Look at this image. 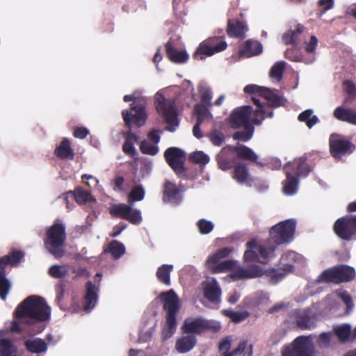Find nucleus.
<instances>
[{
  "label": "nucleus",
  "instance_id": "1",
  "mask_svg": "<svg viewBox=\"0 0 356 356\" xmlns=\"http://www.w3.org/2000/svg\"><path fill=\"white\" fill-rule=\"evenodd\" d=\"M243 91L245 93L254 94L252 97L254 105L258 108L254 111L250 106H245L235 109L231 114L229 122L231 127L234 129H238L241 127L252 126V124L259 125L266 118H272L273 113L272 111H268L269 106L261 102L256 95L263 97L270 107H278L284 105L286 102L282 96L275 93L266 87H261L254 84L246 86Z\"/></svg>",
  "mask_w": 356,
  "mask_h": 356
},
{
  "label": "nucleus",
  "instance_id": "2",
  "mask_svg": "<svg viewBox=\"0 0 356 356\" xmlns=\"http://www.w3.org/2000/svg\"><path fill=\"white\" fill-rule=\"evenodd\" d=\"M50 318L51 308L44 298L35 295L30 296L15 308L9 331L16 334L30 332L31 326L48 321Z\"/></svg>",
  "mask_w": 356,
  "mask_h": 356
},
{
  "label": "nucleus",
  "instance_id": "3",
  "mask_svg": "<svg viewBox=\"0 0 356 356\" xmlns=\"http://www.w3.org/2000/svg\"><path fill=\"white\" fill-rule=\"evenodd\" d=\"M159 298L166 313L165 324L161 330L162 339L165 340L170 338L177 330V315L181 309V303L178 296L172 289L161 293Z\"/></svg>",
  "mask_w": 356,
  "mask_h": 356
},
{
  "label": "nucleus",
  "instance_id": "4",
  "mask_svg": "<svg viewBox=\"0 0 356 356\" xmlns=\"http://www.w3.org/2000/svg\"><path fill=\"white\" fill-rule=\"evenodd\" d=\"M286 179L283 182V192L286 195L296 194L298 188V177H306L310 172L306 159L301 157L285 166Z\"/></svg>",
  "mask_w": 356,
  "mask_h": 356
},
{
  "label": "nucleus",
  "instance_id": "5",
  "mask_svg": "<svg viewBox=\"0 0 356 356\" xmlns=\"http://www.w3.org/2000/svg\"><path fill=\"white\" fill-rule=\"evenodd\" d=\"M316 351L311 336H299L281 350L282 356H315Z\"/></svg>",
  "mask_w": 356,
  "mask_h": 356
},
{
  "label": "nucleus",
  "instance_id": "6",
  "mask_svg": "<svg viewBox=\"0 0 356 356\" xmlns=\"http://www.w3.org/2000/svg\"><path fill=\"white\" fill-rule=\"evenodd\" d=\"M355 269L346 265H338L325 270L318 278V282L340 284L355 278Z\"/></svg>",
  "mask_w": 356,
  "mask_h": 356
},
{
  "label": "nucleus",
  "instance_id": "7",
  "mask_svg": "<svg viewBox=\"0 0 356 356\" xmlns=\"http://www.w3.org/2000/svg\"><path fill=\"white\" fill-rule=\"evenodd\" d=\"M65 238V228L63 224H53L47 232L46 245L49 252L57 259L64 255L65 252L62 247Z\"/></svg>",
  "mask_w": 356,
  "mask_h": 356
},
{
  "label": "nucleus",
  "instance_id": "8",
  "mask_svg": "<svg viewBox=\"0 0 356 356\" xmlns=\"http://www.w3.org/2000/svg\"><path fill=\"white\" fill-rule=\"evenodd\" d=\"M155 105L158 113L162 115L168 124V130L173 132L179 125L174 102L165 99L159 92L155 95Z\"/></svg>",
  "mask_w": 356,
  "mask_h": 356
},
{
  "label": "nucleus",
  "instance_id": "9",
  "mask_svg": "<svg viewBox=\"0 0 356 356\" xmlns=\"http://www.w3.org/2000/svg\"><path fill=\"white\" fill-rule=\"evenodd\" d=\"M220 329L221 325L219 323L201 317L195 318H187L184 320L181 326L183 332L186 334H200L207 330L217 332Z\"/></svg>",
  "mask_w": 356,
  "mask_h": 356
},
{
  "label": "nucleus",
  "instance_id": "10",
  "mask_svg": "<svg viewBox=\"0 0 356 356\" xmlns=\"http://www.w3.org/2000/svg\"><path fill=\"white\" fill-rule=\"evenodd\" d=\"M227 47V42L218 37H211L202 42L194 54L197 60H203L206 57L224 51Z\"/></svg>",
  "mask_w": 356,
  "mask_h": 356
},
{
  "label": "nucleus",
  "instance_id": "11",
  "mask_svg": "<svg viewBox=\"0 0 356 356\" xmlns=\"http://www.w3.org/2000/svg\"><path fill=\"white\" fill-rule=\"evenodd\" d=\"M125 125L131 129L133 124L138 127L143 126L146 121L145 104L134 100L131 104L130 110H124L122 112Z\"/></svg>",
  "mask_w": 356,
  "mask_h": 356
},
{
  "label": "nucleus",
  "instance_id": "12",
  "mask_svg": "<svg viewBox=\"0 0 356 356\" xmlns=\"http://www.w3.org/2000/svg\"><path fill=\"white\" fill-rule=\"evenodd\" d=\"M330 148L332 155L334 158L340 159L345 154L352 153L354 146L343 136L332 134L330 137Z\"/></svg>",
  "mask_w": 356,
  "mask_h": 356
},
{
  "label": "nucleus",
  "instance_id": "13",
  "mask_svg": "<svg viewBox=\"0 0 356 356\" xmlns=\"http://www.w3.org/2000/svg\"><path fill=\"white\" fill-rule=\"evenodd\" d=\"M296 224H275L270 229V239L276 244L280 245L293 237Z\"/></svg>",
  "mask_w": 356,
  "mask_h": 356
},
{
  "label": "nucleus",
  "instance_id": "14",
  "mask_svg": "<svg viewBox=\"0 0 356 356\" xmlns=\"http://www.w3.org/2000/svg\"><path fill=\"white\" fill-rule=\"evenodd\" d=\"M111 214L120 216L131 222H140L142 220L141 213L138 209H133V203L113 204L110 207Z\"/></svg>",
  "mask_w": 356,
  "mask_h": 356
},
{
  "label": "nucleus",
  "instance_id": "15",
  "mask_svg": "<svg viewBox=\"0 0 356 356\" xmlns=\"http://www.w3.org/2000/svg\"><path fill=\"white\" fill-rule=\"evenodd\" d=\"M164 156L167 163L176 174L180 175L184 172L186 159L184 151L177 147H170L165 150Z\"/></svg>",
  "mask_w": 356,
  "mask_h": 356
},
{
  "label": "nucleus",
  "instance_id": "16",
  "mask_svg": "<svg viewBox=\"0 0 356 356\" xmlns=\"http://www.w3.org/2000/svg\"><path fill=\"white\" fill-rule=\"evenodd\" d=\"M204 297L210 302L218 305L220 302L221 289L216 279L206 280L202 283Z\"/></svg>",
  "mask_w": 356,
  "mask_h": 356
},
{
  "label": "nucleus",
  "instance_id": "17",
  "mask_svg": "<svg viewBox=\"0 0 356 356\" xmlns=\"http://www.w3.org/2000/svg\"><path fill=\"white\" fill-rule=\"evenodd\" d=\"M221 258L215 252L209 257L207 260L208 268L213 273H220L229 270H233L235 266V262L232 260H225L220 261Z\"/></svg>",
  "mask_w": 356,
  "mask_h": 356
},
{
  "label": "nucleus",
  "instance_id": "18",
  "mask_svg": "<svg viewBox=\"0 0 356 356\" xmlns=\"http://www.w3.org/2000/svg\"><path fill=\"white\" fill-rule=\"evenodd\" d=\"M264 271L258 265H250L247 268L238 267L234 270L231 277L235 280H247L262 276Z\"/></svg>",
  "mask_w": 356,
  "mask_h": 356
},
{
  "label": "nucleus",
  "instance_id": "19",
  "mask_svg": "<svg viewBox=\"0 0 356 356\" xmlns=\"http://www.w3.org/2000/svg\"><path fill=\"white\" fill-rule=\"evenodd\" d=\"M72 200L74 199L76 202L79 204H83L89 202H94L95 199L92 195L88 191H85L82 188H77L74 191H69L63 195L60 198H63L66 204V207L70 209V200Z\"/></svg>",
  "mask_w": 356,
  "mask_h": 356
},
{
  "label": "nucleus",
  "instance_id": "20",
  "mask_svg": "<svg viewBox=\"0 0 356 356\" xmlns=\"http://www.w3.org/2000/svg\"><path fill=\"white\" fill-rule=\"evenodd\" d=\"M296 323L300 330H311L315 327L314 316L310 309L295 312Z\"/></svg>",
  "mask_w": 356,
  "mask_h": 356
},
{
  "label": "nucleus",
  "instance_id": "21",
  "mask_svg": "<svg viewBox=\"0 0 356 356\" xmlns=\"http://www.w3.org/2000/svg\"><path fill=\"white\" fill-rule=\"evenodd\" d=\"M294 267L291 264H284L282 268H271L267 269L264 272L263 275H266L270 278V282L273 284H277L278 282L282 280L286 274L293 271Z\"/></svg>",
  "mask_w": 356,
  "mask_h": 356
},
{
  "label": "nucleus",
  "instance_id": "22",
  "mask_svg": "<svg viewBox=\"0 0 356 356\" xmlns=\"http://www.w3.org/2000/svg\"><path fill=\"white\" fill-rule=\"evenodd\" d=\"M163 201L173 204H179L181 201L180 189L172 182H166L163 191Z\"/></svg>",
  "mask_w": 356,
  "mask_h": 356
},
{
  "label": "nucleus",
  "instance_id": "23",
  "mask_svg": "<svg viewBox=\"0 0 356 356\" xmlns=\"http://www.w3.org/2000/svg\"><path fill=\"white\" fill-rule=\"evenodd\" d=\"M24 257V253L23 251L13 250L8 254L0 258V270L3 269L6 270V268L8 265L13 266H17Z\"/></svg>",
  "mask_w": 356,
  "mask_h": 356
},
{
  "label": "nucleus",
  "instance_id": "24",
  "mask_svg": "<svg viewBox=\"0 0 356 356\" xmlns=\"http://www.w3.org/2000/svg\"><path fill=\"white\" fill-rule=\"evenodd\" d=\"M333 116L338 120L356 125V110L338 106L334 109Z\"/></svg>",
  "mask_w": 356,
  "mask_h": 356
},
{
  "label": "nucleus",
  "instance_id": "25",
  "mask_svg": "<svg viewBox=\"0 0 356 356\" xmlns=\"http://www.w3.org/2000/svg\"><path fill=\"white\" fill-rule=\"evenodd\" d=\"M86 293L85 296L86 305L84 310L88 311L92 309L96 305L98 298V288L92 284L91 281L87 282L86 284Z\"/></svg>",
  "mask_w": 356,
  "mask_h": 356
},
{
  "label": "nucleus",
  "instance_id": "26",
  "mask_svg": "<svg viewBox=\"0 0 356 356\" xmlns=\"http://www.w3.org/2000/svg\"><path fill=\"white\" fill-rule=\"evenodd\" d=\"M24 346L26 349L31 353L40 354L47 351L48 344L45 340L40 338H31L24 341Z\"/></svg>",
  "mask_w": 356,
  "mask_h": 356
},
{
  "label": "nucleus",
  "instance_id": "27",
  "mask_svg": "<svg viewBox=\"0 0 356 356\" xmlns=\"http://www.w3.org/2000/svg\"><path fill=\"white\" fill-rule=\"evenodd\" d=\"M248 31V26L238 19L229 20L227 33L229 36L243 38Z\"/></svg>",
  "mask_w": 356,
  "mask_h": 356
},
{
  "label": "nucleus",
  "instance_id": "28",
  "mask_svg": "<svg viewBox=\"0 0 356 356\" xmlns=\"http://www.w3.org/2000/svg\"><path fill=\"white\" fill-rule=\"evenodd\" d=\"M232 177L240 184L250 185L252 181L248 169L244 164H237L233 170Z\"/></svg>",
  "mask_w": 356,
  "mask_h": 356
},
{
  "label": "nucleus",
  "instance_id": "29",
  "mask_svg": "<svg viewBox=\"0 0 356 356\" xmlns=\"http://www.w3.org/2000/svg\"><path fill=\"white\" fill-rule=\"evenodd\" d=\"M334 231L339 238L348 241L356 234V224H334Z\"/></svg>",
  "mask_w": 356,
  "mask_h": 356
},
{
  "label": "nucleus",
  "instance_id": "30",
  "mask_svg": "<svg viewBox=\"0 0 356 356\" xmlns=\"http://www.w3.org/2000/svg\"><path fill=\"white\" fill-rule=\"evenodd\" d=\"M262 52V45L258 41L248 40L240 49V54L245 58L257 56Z\"/></svg>",
  "mask_w": 356,
  "mask_h": 356
},
{
  "label": "nucleus",
  "instance_id": "31",
  "mask_svg": "<svg viewBox=\"0 0 356 356\" xmlns=\"http://www.w3.org/2000/svg\"><path fill=\"white\" fill-rule=\"evenodd\" d=\"M165 49L170 60L174 63H183L188 59V54L185 51L175 49L170 42L166 44Z\"/></svg>",
  "mask_w": 356,
  "mask_h": 356
},
{
  "label": "nucleus",
  "instance_id": "32",
  "mask_svg": "<svg viewBox=\"0 0 356 356\" xmlns=\"http://www.w3.org/2000/svg\"><path fill=\"white\" fill-rule=\"evenodd\" d=\"M138 137L137 135L131 132V131H128L125 136V140L122 145L123 152L131 156L134 157L136 155V150L135 149L134 145L138 143Z\"/></svg>",
  "mask_w": 356,
  "mask_h": 356
},
{
  "label": "nucleus",
  "instance_id": "33",
  "mask_svg": "<svg viewBox=\"0 0 356 356\" xmlns=\"http://www.w3.org/2000/svg\"><path fill=\"white\" fill-rule=\"evenodd\" d=\"M197 339L193 335H187L177 339L176 349L179 353H185L191 350L196 344Z\"/></svg>",
  "mask_w": 356,
  "mask_h": 356
},
{
  "label": "nucleus",
  "instance_id": "34",
  "mask_svg": "<svg viewBox=\"0 0 356 356\" xmlns=\"http://www.w3.org/2000/svg\"><path fill=\"white\" fill-rule=\"evenodd\" d=\"M55 154L61 159H73L74 152L71 148L70 140L67 138H64L59 146L56 148Z\"/></svg>",
  "mask_w": 356,
  "mask_h": 356
},
{
  "label": "nucleus",
  "instance_id": "35",
  "mask_svg": "<svg viewBox=\"0 0 356 356\" xmlns=\"http://www.w3.org/2000/svg\"><path fill=\"white\" fill-rule=\"evenodd\" d=\"M232 151L235 152L237 156L241 159L255 161L257 159V155L250 148L238 144L234 148H232Z\"/></svg>",
  "mask_w": 356,
  "mask_h": 356
},
{
  "label": "nucleus",
  "instance_id": "36",
  "mask_svg": "<svg viewBox=\"0 0 356 356\" xmlns=\"http://www.w3.org/2000/svg\"><path fill=\"white\" fill-rule=\"evenodd\" d=\"M70 264L58 265L54 264L49 267L48 274L54 279L62 280L65 278L69 273Z\"/></svg>",
  "mask_w": 356,
  "mask_h": 356
},
{
  "label": "nucleus",
  "instance_id": "37",
  "mask_svg": "<svg viewBox=\"0 0 356 356\" xmlns=\"http://www.w3.org/2000/svg\"><path fill=\"white\" fill-rule=\"evenodd\" d=\"M0 356H18L17 348L10 339H0Z\"/></svg>",
  "mask_w": 356,
  "mask_h": 356
},
{
  "label": "nucleus",
  "instance_id": "38",
  "mask_svg": "<svg viewBox=\"0 0 356 356\" xmlns=\"http://www.w3.org/2000/svg\"><path fill=\"white\" fill-rule=\"evenodd\" d=\"M248 250L244 252L243 259L245 262L259 261V255L256 250L257 240L252 239L246 243Z\"/></svg>",
  "mask_w": 356,
  "mask_h": 356
},
{
  "label": "nucleus",
  "instance_id": "39",
  "mask_svg": "<svg viewBox=\"0 0 356 356\" xmlns=\"http://www.w3.org/2000/svg\"><path fill=\"white\" fill-rule=\"evenodd\" d=\"M173 270V266L163 264L157 268L156 275L157 279L165 285L170 284V273Z\"/></svg>",
  "mask_w": 356,
  "mask_h": 356
},
{
  "label": "nucleus",
  "instance_id": "40",
  "mask_svg": "<svg viewBox=\"0 0 356 356\" xmlns=\"http://www.w3.org/2000/svg\"><path fill=\"white\" fill-rule=\"evenodd\" d=\"M104 252L111 253L115 259H118L124 254L125 247L122 243L115 240L108 243Z\"/></svg>",
  "mask_w": 356,
  "mask_h": 356
},
{
  "label": "nucleus",
  "instance_id": "41",
  "mask_svg": "<svg viewBox=\"0 0 356 356\" xmlns=\"http://www.w3.org/2000/svg\"><path fill=\"white\" fill-rule=\"evenodd\" d=\"M304 31V26L300 24H297L294 29H289L286 33L283 35L282 39L286 44H294L298 35Z\"/></svg>",
  "mask_w": 356,
  "mask_h": 356
},
{
  "label": "nucleus",
  "instance_id": "42",
  "mask_svg": "<svg viewBox=\"0 0 356 356\" xmlns=\"http://www.w3.org/2000/svg\"><path fill=\"white\" fill-rule=\"evenodd\" d=\"M229 151H232V147H225L217 155V161L218 166L222 170H227L232 168V162L227 156V152Z\"/></svg>",
  "mask_w": 356,
  "mask_h": 356
},
{
  "label": "nucleus",
  "instance_id": "43",
  "mask_svg": "<svg viewBox=\"0 0 356 356\" xmlns=\"http://www.w3.org/2000/svg\"><path fill=\"white\" fill-rule=\"evenodd\" d=\"M256 250L257 251L259 258L260 257L261 259V260L259 259V262L265 264L268 262L269 258L274 256L275 247L273 246L266 248L265 246L259 245L257 242Z\"/></svg>",
  "mask_w": 356,
  "mask_h": 356
},
{
  "label": "nucleus",
  "instance_id": "44",
  "mask_svg": "<svg viewBox=\"0 0 356 356\" xmlns=\"http://www.w3.org/2000/svg\"><path fill=\"white\" fill-rule=\"evenodd\" d=\"M298 120L300 122H305L309 128H312L319 122L318 117L313 115L312 109H307L302 112L298 116Z\"/></svg>",
  "mask_w": 356,
  "mask_h": 356
},
{
  "label": "nucleus",
  "instance_id": "45",
  "mask_svg": "<svg viewBox=\"0 0 356 356\" xmlns=\"http://www.w3.org/2000/svg\"><path fill=\"white\" fill-rule=\"evenodd\" d=\"M10 287L11 284L6 277V270H0V298L2 300H6Z\"/></svg>",
  "mask_w": 356,
  "mask_h": 356
},
{
  "label": "nucleus",
  "instance_id": "46",
  "mask_svg": "<svg viewBox=\"0 0 356 356\" xmlns=\"http://www.w3.org/2000/svg\"><path fill=\"white\" fill-rule=\"evenodd\" d=\"M222 314L225 316L229 318L231 321L235 323L242 322L249 316V313L248 312H239L229 309L223 310Z\"/></svg>",
  "mask_w": 356,
  "mask_h": 356
},
{
  "label": "nucleus",
  "instance_id": "47",
  "mask_svg": "<svg viewBox=\"0 0 356 356\" xmlns=\"http://www.w3.org/2000/svg\"><path fill=\"white\" fill-rule=\"evenodd\" d=\"M189 159L191 161L200 165H205L210 161L209 155L202 151H196L192 152L189 156Z\"/></svg>",
  "mask_w": 356,
  "mask_h": 356
},
{
  "label": "nucleus",
  "instance_id": "48",
  "mask_svg": "<svg viewBox=\"0 0 356 356\" xmlns=\"http://www.w3.org/2000/svg\"><path fill=\"white\" fill-rule=\"evenodd\" d=\"M334 332L341 342H346L350 338L351 328L349 325H343L335 327Z\"/></svg>",
  "mask_w": 356,
  "mask_h": 356
},
{
  "label": "nucleus",
  "instance_id": "49",
  "mask_svg": "<svg viewBox=\"0 0 356 356\" xmlns=\"http://www.w3.org/2000/svg\"><path fill=\"white\" fill-rule=\"evenodd\" d=\"M243 127L244 129L243 131H236L234 134L233 138L234 140L246 142L252 138L254 133V127L252 126H245Z\"/></svg>",
  "mask_w": 356,
  "mask_h": 356
},
{
  "label": "nucleus",
  "instance_id": "50",
  "mask_svg": "<svg viewBox=\"0 0 356 356\" xmlns=\"http://www.w3.org/2000/svg\"><path fill=\"white\" fill-rule=\"evenodd\" d=\"M285 63L283 61L276 63L270 71V77L277 82H280L282 78Z\"/></svg>",
  "mask_w": 356,
  "mask_h": 356
},
{
  "label": "nucleus",
  "instance_id": "51",
  "mask_svg": "<svg viewBox=\"0 0 356 356\" xmlns=\"http://www.w3.org/2000/svg\"><path fill=\"white\" fill-rule=\"evenodd\" d=\"M198 91L202 103L205 106H210L212 99V92L211 89L206 86L200 85L198 88Z\"/></svg>",
  "mask_w": 356,
  "mask_h": 356
},
{
  "label": "nucleus",
  "instance_id": "52",
  "mask_svg": "<svg viewBox=\"0 0 356 356\" xmlns=\"http://www.w3.org/2000/svg\"><path fill=\"white\" fill-rule=\"evenodd\" d=\"M206 106L205 105L197 104L195 107L194 112L197 115V121L199 122H202L211 116Z\"/></svg>",
  "mask_w": 356,
  "mask_h": 356
},
{
  "label": "nucleus",
  "instance_id": "53",
  "mask_svg": "<svg viewBox=\"0 0 356 356\" xmlns=\"http://www.w3.org/2000/svg\"><path fill=\"white\" fill-rule=\"evenodd\" d=\"M145 189L142 186H136L130 191L129 197L133 202L140 201L145 197Z\"/></svg>",
  "mask_w": 356,
  "mask_h": 356
},
{
  "label": "nucleus",
  "instance_id": "54",
  "mask_svg": "<svg viewBox=\"0 0 356 356\" xmlns=\"http://www.w3.org/2000/svg\"><path fill=\"white\" fill-rule=\"evenodd\" d=\"M140 149L143 154L156 155L159 152V147L156 145L147 141H143L140 145Z\"/></svg>",
  "mask_w": 356,
  "mask_h": 356
},
{
  "label": "nucleus",
  "instance_id": "55",
  "mask_svg": "<svg viewBox=\"0 0 356 356\" xmlns=\"http://www.w3.org/2000/svg\"><path fill=\"white\" fill-rule=\"evenodd\" d=\"M209 138L211 143L216 146L221 145L225 140V136L223 134L217 130H213L210 134Z\"/></svg>",
  "mask_w": 356,
  "mask_h": 356
},
{
  "label": "nucleus",
  "instance_id": "56",
  "mask_svg": "<svg viewBox=\"0 0 356 356\" xmlns=\"http://www.w3.org/2000/svg\"><path fill=\"white\" fill-rule=\"evenodd\" d=\"M70 270L74 274L72 279H76V277L86 276L88 277L90 276V273L88 270L85 267L79 266L76 268L75 266L70 265Z\"/></svg>",
  "mask_w": 356,
  "mask_h": 356
},
{
  "label": "nucleus",
  "instance_id": "57",
  "mask_svg": "<svg viewBox=\"0 0 356 356\" xmlns=\"http://www.w3.org/2000/svg\"><path fill=\"white\" fill-rule=\"evenodd\" d=\"M65 288H66L65 284L62 282H58L55 286V290H56V300L59 304L63 301V300L64 298L65 293Z\"/></svg>",
  "mask_w": 356,
  "mask_h": 356
},
{
  "label": "nucleus",
  "instance_id": "58",
  "mask_svg": "<svg viewBox=\"0 0 356 356\" xmlns=\"http://www.w3.org/2000/svg\"><path fill=\"white\" fill-rule=\"evenodd\" d=\"M291 51L290 50L287 49L285 51V56L286 58H288L291 60H295V61H298V62L301 61V62H304L305 63H311L314 60V58H315L314 55H312L309 58H306L303 57L302 56H291Z\"/></svg>",
  "mask_w": 356,
  "mask_h": 356
},
{
  "label": "nucleus",
  "instance_id": "59",
  "mask_svg": "<svg viewBox=\"0 0 356 356\" xmlns=\"http://www.w3.org/2000/svg\"><path fill=\"white\" fill-rule=\"evenodd\" d=\"M318 44V39L316 36H311L310 40L305 45V51L309 54H314Z\"/></svg>",
  "mask_w": 356,
  "mask_h": 356
},
{
  "label": "nucleus",
  "instance_id": "60",
  "mask_svg": "<svg viewBox=\"0 0 356 356\" xmlns=\"http://www.w3.org/2000/svg\"><path fill=\"white\" fill-rule=\"evenodd\" d=\"M248 346V341H241L238 346V347L235 349H234L232 351L229 352L228 355L230 356H238L241 355L245 349L247 348Z\"/></svg>",
  "mask_w": 356,
  "mask_h": 356
},
{
  "label": "nucleus",
  "instance_id": "61",
  "mask_svg": "<svg viewBox=\"0 0 356 356\" xmlns=\"http://www.w3.org/2000/svg\"><path fill=\"white\" fill-rule=\"evenodd\" d=\"M231 340L229 337H225L221 340L219 344L220 351H225V353H229L228 352L231 348Z\"/></svg>",
  "mask_w": 356,
  "mask_h": 356
},
{
  "label": "nucleus",
  "instance_id": "62",
  "mask_svg": "<svg viewBox=\"0 0 356 356\" xmlns=\"http://www.w3.org/2000/svg\"><path fill=\"white\" fill-rule=\"evenodd\" d=\"M344 90L351 96H356V86L350 81L343 82Z\"/></svg>",
  "mask_w": 356,
  "mask_h": 356
},
{
  "label": "nucleus",
  "instance_id": "63",
  "mask_svg": "<svg viewBox=\"0 0 356 356\" xmlns=\"http://www.w3.org/2000/svg\"><path fill=\"white\" fill-rule=\"evenodd\" d=\"M330 341V334L327 332H323L319 335L318 343L319 346H327L329 345Z\"/></svg>",
  "mask_w": 356,
  "mask_h": 356
},
{
  "label": "nucleus",
  "instance_id": "64",
  "mask_svg": "<svg viewBox=\"0 0 356 356\" xmlns=\"http://www.w3.org/2000/svg\"><path fill=\"white\" fill-rule=\"evenodd\" d=\"M89 134V131L85 127H78L74 131V136L83 139Z\"/></svg>",
  "mask_w": 356,
  "mask_h": 356
}]
</instances>
